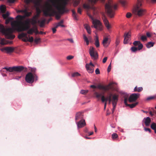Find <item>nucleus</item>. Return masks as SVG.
I'll return each mask as SVG.
<instances>
[{"instance_id": "0eeeda50", "label": "nucleus", "mask_w": 156, "mask_h": 156, "mask_svg": "<svg viewBox=\"0 0 156 156\" xmlns=\"http://www.w3.org/2000/svg\"><path fill=\"white\" fill-rule=\"evenodd\" d=\"M88 16L93 20L92 23L94 27L97 30H102V25L100 21L97 20H94L93 16L90 14H87Z\"/></svg>"}, {"instance_id": "7c9ffc66", "label": "nucleus", "mask_w": 156, "mask_h": 156, "mask_svg": "<svg viewBox=\"0 0 156 156\" xmlns=\"http://www.w3.org/2000/svg\"><path fill=\"white\" fill-rule=\"evenodd\" d=\"M154 43L152 42H148L146 45V47L147 48H149L154 46Z\"/></svg>"}, {"instance_id": "7ed1b4c3", "label": "nucleus", "mask_w": 156, "mask_h": 156, "mask_svg": "<svg viewBox=\"0 0 156 156\" xmlns=\"http://www.w3.org/2000/svg\"><path fill=\"white\" fill-rule=\"evenodd\" d=\"M142 0H137L136 5L133 9V13L135 15L141 16L144 15L146 13V10L141 8Z\"/></svg>"}, {"instance_id": "338daca9", "label": "nucleus", "mask_w": 156, "mask_h": 156, "mask_svg": "<svg viewBox=\"0 0 156 156\" xmlns=\"http://www.w3.org/2000/svg\"><path fill=\"white\" fill-rule=\"evenodd\" d=\"M1 44H2V45H4L5 44V43L4 42V39H2L1 40Z\"/></svg>"}, {"instance_id": "f03ea898", "label": "nucleus", "mask_w": 156, "mask_h": 156, "mask_svg": "<svg viewBox=\"0 0 156 156\" xmlns=\"http://www.w3.org/2000/svg\"><path fill=\"white\" fill-rule=\"evenodd\" d=\"M51 2L58 11H56L51 4L47 3L44 6L43 10V13L45 16H51L55 15L57 19L59 20L61 17V15L69 11V10L66 7L67 5V0H60L58 1L57 3L51 0Z\"/></svg>"}, {"instance_id": "2eb2a0df", "label": "nucleus", "mask_w": 156, "mask_h": 156, "mask_svg": "<svg viewBox=\"0 0 156 156\" xmlns=\"http://www.w3.org/2000/svg\"><path fill=\"white\" fill-rule=\"evenodd\" d=\"M110 41H108V37H104L102 43L105 47H107L109 44Z\"/></svg>"}, {"instance_id": "20e7f679", "label": "nucleus", "mask_w": 156, "mask_h": 156, "mask_svg": "<svg viewBox=\"0 0 156 156\" xmlns=\"http://www.w3.org/2000/svg\"><path fill=\"white\" fill-rule=\"evenodd\" d=\"M105 7L108 15L111 18L113 17L115 14V10L117 9V5H113L111 3L108 2L106 4Z\"/></svg>"}, {"instance_id": "a878e982", "label": "nucleus", "mask_w": 156, "mask_h": 156, "mask_svg": "<svg viewBox=\"0 0 156 156\" xmlns=\"http://www.w3.org/2000/svg\"><path fill=\"white\" fill-rule=\"evenodd\" d=\"M1 12L2 13H5L6 11V6L3 5H1L0 7Z\"/></svg>"}, {"instance_id": "c85d7f7f", "label": "nucleus", "mask_w": 156, "mask_h": 156, "mask_svg": "<svg viewBox=\"0 0 156 156\" xmlns=\"http://www.w3.org/2000/svg\"><path fill=\"white\" fill-rule=\"evenodd\" d=\"M151 128L154 131V132L156 133V123L153 122L151 125Z\"/></svg>"}, {"instance_id": "6ab92c4d", "label": "nucleus", "mask_w": 156, "mask_h": 156, "mask_svg": "<svg viewBox=\"0 0 156 156\" xmlns=\"http://www.w3.org/2000/svg\"><path fill=\"white\" fill-rule=\"evenodd\" d=\"M103 20L105 27H107L108 29H109L111 28V27L110 25L109 24L108 20L105 17L103 19Z\"/></svg>"}, {"instance_id": "13d9d810", "label": "nucleus", "mask_w": 156, "mask_h": 156, "mask_svg": "<svg viewBox=\"0 0 156 156\" xmlns=\"http://www.w3.org/2000/svg\"><path fill=\"white\" fill-rule=\"evenodd\" d=\"M95 73L96 74H99L100 73V72L99 69L98 68H97L95 71Z\"/></svg>"}, {"instance_id": "f704fd0d", "label": "nucleus", "mask_w": 156, "mask_h": 156, "mask_svg": "<svg viewBox=\"0 0 156 156\" xmlns=\"http://www.w3.org/2000/svg\"><path fill=\"white\" fill-rule=\"evenodd\" d=\"M138 104V103H135L131 104H129L127 105V106L131 108H133L136 106Z\"/></svg>"}, {"instance_id": "052dcab7", "label": "nucleus", "mask_w": 156, "mask_h": 156, "mask_svg": "<svg viewBox=\"0 0 156 156\" xmlns=\"http://www.w3.org/2000/svg\"><path fill=\"white\" fill-rule=\"evenodd\" d=\"M22 40L24 42H27L28 41V37H27V38H25L22 39Z\"/></svg>"}, {"instance_id": "680f3d73", "label": "nucleus", "mask_w": 156, "mask_h": 156, "mask_svg": "<svg viewBox=\"0 0 156 156\" xmlns=\"http://www.w3.org/2000/svg\"><path fill=\"white\" fill-rule=\"evenodd\" d=\"M107 58H107V57H106L104 58L103 59V61H102L103 62V63H105L107 60Z\"/></svg>"}, {"instance_id": "cd10ccee", "label": "nucleus", "mask_w": 156, "mask_h": 156, "mask_svg": "<svg viewBox=\"0 0 156 156\" xmlns=\"http://www.w3.org/2000/svg\"><path fill=\"white\" fill-rule=\"evenodd\" d=\"M143 90V88L142 87H138L136 86L134 89V91L135 92H140L141 91Z\"/></svg>"}, {"instance_id": "4468645a", "label": "nucleus", "mask_w": 156, "mask_h": 156, "mask_svg": "<svg viewBox=\"0 0 156 156\" xmlns=\"http://www.w3.org/2000/svg\"><path fill=\"white\" fill-rule=\"evenodd\" d=\"M2 51H5L8 53L12 52L14 50V48L12 47H5L1 49Z\"/></svg>"}, {"instance_id": "b1692460", "label": "nucleus", "mask_w": 156, "mask_h": 156, "mask_svg": "<svg viewBox=\"0 0 156 156\" xmlns=\"http://www.w3.org/2000/svg\"><path fill=\"white\" fill-rule=\"evenodd\" d=\"M113 109L112 111V113H113L114 111L115 110V108L116 107V105L117 104V100L115 98H113Z\"/></svg>"}, {"instance_id": "79ce46f5", "label": "nucleus", "mask_w": 156, "mask_h": 156, "mask_svg": "<svg viewBox=\"0 0 156 156\" xmlns=\"http://www.w3.org/2000/svg\"><path fill=\"white\" fill-rule=\"evenodd\" d=\"M80 75V74L78 72H76L73 73L72 74V76L73 77H75L79 76Z\"/></svg>"}, {"instance_id": "39448f33", "label": "nucleus", "mask_w": 156, "mask_h": 156, "mask_svg": "<svg viewBox=\"0 0 156 156\" xmlns=\"http://www.w3.org/2000/svg\"><path fill=\"white\" fill-rule=\"evenodd\" d=\"M115 98V100H117V103L118 100V96L116 94H113L112 93H110L109 96L106 98H105L104 95H102L101 97V101L103 102H104L105 101L107 102L108 101L109 104L112 102L113 105V98Z\"/></svg>"}, {"instance_id": "603ef678", "label": "nucleus", "mask_w": 156, "mask_h": 156, "mask_svg": "<svg viewBox=\"0 0 156 156\" xmlns=\"http://www.w3.org/2000/svg\"><path fill=\"white\" fill-rule=\"evenodd\" d=\"M40 14V12H39L38 13H37V14L33 16V18L37 19L38 17L39 16Z\"/></svg>"}, {"instance_id": "bf43d9fd", "label": "nucleus", "mask_w": 156, "mask_h": 156, "mask_svg": "<svg viewBox=\"0 0 156 156\" xmlns=\"http://www.w3.org/2000/svg\"><path fill=\"white\" fill-rule=\"evenodd\" d=\"M144 129L145 131H148L149 132V133H151V129L149 128H145Z\"/></svg>"}, {"instance_id": "58836bf2", "label": "nucleus", "mask_w": 156, "mask_h": 156, "mask_svg": "<svg viewBox=\"0 0 156 156\" xmlns=\"http://www.w3.org/2000/svg\"><path fill=\"white\" fill-rule=\"evenodd\" d=\"M9 15V14L8 12H7L5 14H4L2 15V17L4 19H5L7 18Z\"/></svg>"}, {"instance_id": "4be33fe9", "label": "nucleus", "mask_w": 156, "mask_h": 156, "mask_svg": "<svg viewBox=\"0 0 156 156\" xmlns=\"http://www.w3.org/2000/svg\"><path fill=\"white\" fill-rule=\"evenodd\" d=\"M84 28L86 30L87 33L90 34L91 33V30L90 26L87 24H85L84 25Z\"/></svg>"}, {"instance_id": "e433bc0d", "label": "nucleus", "mask_w": 156, "mask_h": 156, "mask_svg": "<svg viewBox=\"0 0 156 156\" xmlns=\"http://www.w3.org/2000/svg\"><path fill=\"white\" fill-rule=\"evenodd\" d=\"M63 23V20H61L60 22L58 23L57 24L58 25V26H61L62 27H65L64 25L62 24Z\"/></svg>"}, {"instance_id": "6e6552de", "label": "nucleus", "mask_w": 156, "mask_h": 156, "mask_svg": "<svg viewBox=\"0 0 156 156\" xmlns=\"http://www.w3.org/2000/svg\"><path fill=\"white\" fill-rule=\"evenodd\" d=\"M134 46L132 47L131 48L132 51L135 52L137 50H140L143 48V46L140 41H135L133 43Z\"/></svg>"}, {"instance_id": "e2e57ef3", "label": "nucleus", "mask_w": 156, "mask_h": 156, "mask_svg": "<svg viewBox=\"0 0 156 156\" xmlns=\"http://www.w3.org/2000/svg\"><path fill=\"white\" fill-rule=\"evenodd\" d=\"M131 16V14L130 13H128L126 14V16L128 18H129Z\"/></svg>"}, {"instance_id": "864d4df0", "label": "nucleus", "mask_w": 156, "mask_h": 156, "mask_svg": "<svg viewBox=\"0 0 156 156\" xmlns=\"http://www.w3.org/2000/svg\"><path fill=\"white\" fill-rule=\"evenodd\" d=\"M111 63H110V64L108 66V70L107 71L108 72H109L110 71H111Z\"/></svg>"}, {"instance_id": "0e129e2a", "label": "nucleus", "mask_w": 156, "mask_h": 156, "mask_svg": "<svg viewBox=\"0 0 156 156\" xmlns=\"http://www.w3.org/2000/svg\"><path fill=\"white\" fill-rule=\"evenodd\" d=\"M78 13H80V14H81V9L80 8H78L77 10Z\"/></svg>"}, {"instance_id": "423d86ee", "label": "nucleus", "mask_w": 156, "mask_h": 156, "mask_svg": "<svg viewBox=\"0 0 156 156\" xmlns=\"http://www.w3.org/2000/svg\"><path fill=\"white\" fill-rule=\"evenodd\" d=\"M4 69H5L7 71L10 72L16 71L18 72H20L23 71L24 72L26 71L27 70V68H25L22 66H13L12 67H10L9 68L5 67Z\"/></svg>"}, {"instance_id": "a18cd8bd", "label": "nucleus", "mask_w": 156, "mask_h": 156, "mask_svg": "<svg viewBox=\"0 0 156 156\" xmlns=\"http://www.w3.org/2000/svg\"><path fill=\"white\" fill-rule=\"evenodd\" d=\"M141 39L143 41H146L147 40V37L145 35H142L141 37Z\"/></svg>"}, {"instance_id": "f3484780", "label": "nucleus", "mask_w": 156, "mask_h": 156, "mask_svg": "<svg viewBox=\"0 0 156 156\" xmlns=\"http://www.w3.org/2000/svg\"><path fill=\"white\" fill-rule=\"evenodd\" d=\"M78 128H82L86 125L85 120L84 119H81L77 123Z\"/></svg>"}, {"instance_id": "ea45409f", "label": "nucleus", "mask_w": 156, "mask_h": 156, "mask_svg": "<svg viewBox=\"0 0 156 156\" xmlns=\"http://www.w3.org/2000/svg\"><path fill=\"white\" fill-rule=\"evenodd\" d=\"M118 137V135L116 133H114L112 135V138L113 140L116 139Z\"/></svg>"}, {"instance_id": "6e6d98bb", "label": "nucleus", "mask_w": 156, "mask_h": 156, "mask_svg": "<svg viewBox=\"0 0 156 156\" xmlns=\"http://www.w3.org/2000/svg\"><path fill=\"white\" fill-rule=\"evenodd\" d=\"M33 30V32H34L38 30L36 26H34V27L32 28Z\"/></svg>"}, {"instance_id": "ddd939ff", "label": "nucleus", "mask_w": 156, "mask_h": 156, "mask_svg": "<svg viewBox=\"0 0 156 156\" xmlns=\"http://www.w3.org/2000/svg\"><path fill=\"white\" fill-rule=\"evenodd\" d=\"M83 114L82 112H79L76 114L75 115V120L77 121L80 119H83Z\"/></svg>"}, {"instance_id": "f8f14e48", "label": "nucleus", "mask_w": 156, "mask_h": 156, "mask_svg": "<svg viewBox=\"0 0 156 156\" xmlns=\"http://www.w3.org/2000/svg\"><path fill=\"white\" fill-rule=\"evenodd\" d=\"M112 84V83H111L108 85L106 86L100 85L98 86V88L100 89H102L105 91H108L109 90L110 87Z\"/></svg>"}, {"instance_id": "69168bd1", "label": "nucleus", "mask_w": 156, "mask_h": 156, "mask_svg": "<svg viewBox=\"0 0 156 156\" xmlns=\"http://www.w3.org/2000/svg\"><path fill=\"white\" fill-rule=\"evenodd\" d=\"M146 35L147 37H151V34L149 32H147L146 33Z\"/></svg>"}, {"instance_id": "5fc2aeb1", "label": "nucleus", "mask_w": 156, "mask_h": 156, "mask_svg": "<svg viewBox=\"0 0 156 156\" xmlns=\"http://www.w3.org/2000/svg\"><path fill=\"white\" fill-rule=\"evenodd\" d=\"M83 39L86 42V41H88V39L87 38V36L84 34H83Z\"/></svg>"}, {"instance_id": "c9c22d12", "label": "nucleus", "mask_w": 156, "mask_h": 156, "mask_svg": "<svg viewBox=\"0 0 156 156\" xmlns=\"http://www.w3.org/2000/svg\"><path fill=\"white\" fill-rule=\"evenodd\" d=\"M13 19L12 18H8L6 20L5 23L6 24H8L10 22H11Z\"/></svg>"}, {"instance_id": "09e8293b", "label": "nucleus", "mask_w": 156, "mask_h": 156, "mask_svg": "<svg viewBox=\"0 0 156 156\" xmlns=\"http://www.w3.org/2000/svg\"><path fill=\"white\" fill-rule=\"evenodd\" d=\"M155 99V95H154L153 96H151L150 97H149L147 98V100H149L152 99Z\"/></svg>"}, {"instance_id": "774afa93", "label": "nucleus", "mask_w": 156, "mask_h": 156, "mask_svg": "<svg viewBox=\"0 0 156 156\" xmlns=\"http://www.w3.org/2000/svg\"><path fill=\"white\" fill-rule=\"evenodd\" d=\"M52 30L53 31V34L55 33L56 32V29H55L54 27H53V28H52Z\"/></svg>"}, {"instance_id": "473e14b6", "label": "nucleus", "mask_w": 156, "mask_h": 156, "mask_svg": "<svg viewBox=\"0 0 156 156\" xmlns=\"http://www.w3.org/2000/svg\"><path fill=\"white\" fill-rule=\"evenodd\" d=\"M72 11L73 13V16L74 19L75 20H77V15L76 14L75 10L74 9H73L72 10Z\"/></svg>"}, {"instance_id": "bb28decb", "label": "nucleus", "mask_w": 156, "mask_h": 156, "mask_svg": "<svg viewBox=\"0 0 156 156\" xmlns=\"http://www.w3.org/2000/svg\"><path fill=\"white\" fill-rule=\"evenodd\" d=\"M27 33H22L19 35L18 37L20 39H21L23 37L27 38Z\"/></svg>"}, {"instance_id": "9b49d317", "label": "nucleus", "mask_w": 156, "mask_h": 156, "mask_svg": "<svg viewBox=\"0 0 156 156\" xmlns=\"http://www.w3.org/2000/svg\"><path fill=\"white\" fill-rule=\"evenodd\" d=\"M140 94L134 93L131 95L129 97L128 100L129 102H131L136 101L139 97Z\"/></svg>"}, {"instance_id": "49530a36", "label": "nucleus", "mask_w": 156, "mask_h": 156, "mask_svg": "<svg viewBox=\"0 0 156 156\" xmlns=\"http://www.w3.org/2000/svg\"><path fill=\"white\" fill-rule=\"evenodd\" d=\"M29 38H28V41L30 42H33L34 41V39L33 37H30V36H29Z\"/></svg>"}, {"instance_id": "c756f323", "label": "nucleus", "mask_w": 156, "mask_h": 156, "mask_svg": "<svg viewBox=\"0 0 156 156\" xmlns=\"http://www.w3.org/2000/svg\"><path fill=\"white\" fill-rule=\"evenodd\" d=\"M45 21L46 20L45 19H44L41 21H40V20L38 21V23H40V26L41 27H43L44 26Z\"/></svg>"}, {"instance_id": "72a5a7b5", "label": "nucleus", "mask_w": 156, "mask_h": 156, "mask_svg": "<svg viewBox=\"0 0 156 156\" xmlns=\"http://www.w3.org/2000/svg\"><path fill=\"white\" fill-rule=\"evenodd\" d=\"M42 0H34V2L36 5H39L42 2Z\"/></svg>"}, {"instance_id": "8fccbe9b", "label": "nucleus", "mask_w": 156, "mask_h": 156, "mask_svg": "<svg viewBox=\"0 0 156 156\" xmlns=\"http://www.w3.org/2000/svg\"><path fill=\"white\" fill-rule=\"evenodd\" d=\"M40 40V38H35L34 40V42L36 44H37L38 42H39V41Z\"/></svg>"}, {"instance_id": "393cba45", "label": "nucleus", "mask_w": 156, "mask_h": 156, "mask_svg": "<svg viewBox=\"0 0 156 156\" xmlns=\"http://www.w3.org/2000/svg\"><path fill=\"white\" fill-rule=\"evenodd\" d=\"M29 19L30 20V23L31 22V24L33 25H34V26H36V24L38 23V21H37L36 19L33 18L32 19Z\"/></svg>"}, {"instance_id": "aec40b11", "label": "nucleus", "mask_w": 156, "mask_h": 156, "mask_svg": "<svg viewBox=\"0 0 156 156\" xmlns=\"http://www.w3.org/2000/svg\"><path fill=\"white\" fill-rule=\"evenodd\" d=\"M144 120L146 126H148L150 125V123L151 122V119L149 117H147L146 118H145L144 119Z\"/></svg>"}, {"instance_id": "2f4dec72", "label": "nucleus", "mask_w": 156, "mask_h": 156, "mask_svg": "<svg viewBox=\"0 0 156 156\" xmlns=\"http://www.w3.org/2000/svg\"><path fill=\"white\" fill-rule=\"evenodd\" d=\"M80 0H75L73 1V5L74 7H76L80 3Z\"/></svg>"}, {"instance_id": "a211bd4d", "label": "nucleus", "mask_w": 156, "mask_h": 156, "mask_svg": "<svg viewBox=\"0 0 156 156\" xmlns=\"http://www.w3.org/2000/svg\"><path fill=\"white\" fill-rule=\"evenodd\" d=\"M86 68L89 73H92L94 72V67L89 66V65L88 64H86Z\"/></svg>"}, {"instance_id": "1a4fd4ad", "label": "nucleus", "mask_w": 156, "mask_h": 156, "mask_svg": "<svg viewBox=\"0 0 156 156\" xmlns=\"http://www.w3.org/2000/svg\"><path fill=\"white\" fill-rule=\"evenodd\" d=\"M34 80H35V77L31 73L29 72L26 75L25 80L27 83H32L34 82Z\"/></svg>"}, {"instance_id": "37998d69", "label": "nucleus", "mask_w": 156, "mask_h": 156, "mask_svg": "<svg viewBox=\"0 0 156 156\" xmlns=\"http://www.w3.org/2000/svg\"><path fill=\"white\" fill-rule=\"evenodd\" d=\"M88 90H82L80 91V93L83 94H85L88 92Z\"/></svg>"}, {"instance_id": "9d476101", "label": "nucleus", "mask_w": 156, "mask_h": 156, "mask_svg": "<svg viewBox=\"0 0 156 156\" xmlns=\"http://www.w3.org/2000/svg\"><path fill=\"white\" fill-rule=\"evenodd\" d=\"M89 54L92 59L96 60L98 58V53L95 51V49L94 48L92 47L90 49Z\"/></svg>"}, {"instance_id": "c03bdc74", "label": "nucleus", "mask_w": 156, "mask_h": 156, "mask_svg": "<svg viewBox=\"0 0 156 156\" xmlns=\"http://www.w3.org/2000/svg\"><path fill=\"white\" fill-rule=\"evenodd\" d=\"M120 40L119 38V37H118L116 38V41H115V44H116V46H118L119 44L120 43Z\"/></svg>"}, {"instance_id": "de8ad7c7", "label": "nucleus", "mask_w": 156, "mask_h": 156, "mask_svg": "<svg viewBox=\"0 0 156 156\" xmlns=\"http://www.w3.org/2000/svg\"><path fill=\"white\" fill-rule=\"evenodd\" d=\"M120 3L124 7L125 6L126 4V2L124 0L121 1H120Z\"/></svg>"}, {"instance_id": "4d7b16f0", "label": "nucleus", "mask_w": 156, "mask_h": 156, "mask_svg": "<svg viewBox=\"0 0 156 156\" xmlns=\"http://www.w3.org/2000/svg\"><path fill=\"white\" fill-rule=\"evenodd\" d=\"M127 100H128V99L127 98H125L124 100V102L125 105L126 106H127V105H128V104L127 103Z\"/></svg>"}, {"instance_id": "3c124183", "label": "nucleus", "mask_w": 156, "mask_h": 156, "mask_svg": "<svg viewBox=\"0 0 156 156\" xmlns=\"http://www.w3.org/2000/svg\"><path fill=\"white\" fill-rule=\"evenodd\" d=\"M74 57V56L72 55H69L66 57L67 60H70L72 59Z\"/></svg>"}, {"instance_id": "5701e85b", "label": "nucleus", "mask_w": 156, "mask_h": 156, "mask_svg": "<svg viewBox=\"0 0 156 156\" xmlns=\"http://www.w3.org/2000/svg\"><path fill=\"white\" fill-rule=\"evenodd\" d=\"M95 43L94 44L97 48H98L100 46V44L99 41L98 37V36H96L94 39Z\"/></svg>"}, {"instance_id": "412c9836", "label": "nucleus", "mask_w": 156, "mask_h": 156, "mask_svg": "<svg viewBox=\"0 0 156 156\" xmlns=\"http://www.w3.org/2000/svg\"><path fill=\"white\" fill-rule=\"evenodd\" d=\"M31 72L35 77V80H38V77L36 74V69L35 68H31L30 69Z\"/></svg>"}, {"instance_id": "dca6fc26", "label": "nucleus", "mask_w": 156, "mask_h": 156, "mask_svg": "<svg viewBox=\"0 0 156 156\" xmlns=\"http://www.w3.org/2000/svg\"><path fill=\"white\" fill-rule=\"evenodd\" d=\"M130 34L129 32L125 33L124 35V44H126L128 43V41L129 39Z\"/></svg>"}, {"instance_id": "4c0bfd02", "label": "nucleus", "mask_w": 156, "mask_h": 156, "mask_svg": "<svg viewBox=\"0 0 156 156\" xmlns=\"http://www.w3.org/2000/svg\"><path fill=\"white\" fill-rule=\"evenodd\" d=\"M30 28V27L29 28ZM28 31H27V34H32L33 33H34V32H33V29L32 28H31V29H30L29 28V29H28Z\"/></svg>"}, {"instance_id": "f257e3e1", "label": "nucleus", "mask_w": 156, "mask_h": 156, "mask_svg": "<svg viewBox=\"0 0 156 156\" xmlns=\"http://www.w3.org/2000/svg\"><path fill=\"white\" fill-rule=\"evenodd\" d=\"M18 13L21 12L24 14V15H19L16 16V21L12 22L11 25L12 28H9L5 29L4 26L0 24V31L4 34L5 37L9 39H13L15 36L12 34L15 30L18 31H26L30 27V20L27 19L24 20L26 17H29L32 14V12H28L27 9L23 10H19Z\"/></svg>"}, {"instance_id": "a19ab883", "label": "nucleus", "mask_w": 156, "mask_h": 156, "mask_svg": "<svg viewBox=\"0 0 156 156\" xmlns=\"http://www.w3.org/2000/svg\"><path fill=\"white\" fill-rule=\"evenodd\" d=\"M94 94L96 95V97L98 98H100L102 96H101V94L98 93L97 92H95Z\"/></svg>"}]
</instances>
